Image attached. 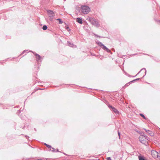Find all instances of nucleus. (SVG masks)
<instances>
[{"mask_svg": "<svg viewBox=\"0 0 160 160\" xmlns=\"http://www.w3.org/2000/svg\"><path fill=\"white\" fill-rule=\"evenodd\" d=\"M56 151V152H60V151H59V150H58V149H56V151Z\"/></svg>", "mask_w": 160, "mask_h": 160, "instance_id": "473e14b6", "label": "nucleus"}, {"mask_svg": "<svg viewBox=\"0 0 160 160\" xmlns=\"http://www.w3.org/2000/svg\"><path fill=\"white\" fill-rule=\"evenodd\" d=\"M118 135L119 137V138H120V132H119V131H118Z\"/></svg>", "mask_w": 160, "mask_h": 160, "instance_id": "cd10ccee", "label": "nucleus"}, {"mask_svg": "<svg viewBox=\"0 0 160 160\" xmlns=\"http://www.w3.org/2000/svg\"><path fill=\"white\" fill-rule=\"evenodd\" d=\"M107 160H112L111 159V157H108L107 158Z\"/></svg>", "mask_w": 160, "mask_h": 160, "instance_id": "c85d7f7f", "label": "nucleus"}, {"mask_svg": "<svg viewBox=\"0 0 160 160\" xmlns=\"http://www.w3.org/2000/svg\"><path fill=\"white\" fill-rule=\"evenodd\" d=\"M92 55L93 56H96V55L95 54H92Z\"/></svg>", "mask_w": 160, "mask_h": 160, "instance_id": "4c0bfd02", "label": "nucleus"}, {"mask_svg": "<svg viewBox=\"0 0 160 160\" xmlns=\"http://www.w3.org/2000/svg\"><path fill=\"white\" fill-rule=\"evenodd\" d=\"M64 1H66V0H63Z\"/></svg>", "mask_w": 160, "mask_h": 160, "instance_id": "79ce46f5", "label": "nucleus"}, {"mask_svg": "<svg viewBox=\"0 0 160 160\" xmlns=\"http://www.w3.org/2000/svg\"><path fill=\"white\" fill-rule=\"evenodd\" d=\"M76 21L79 24H82V18H76Z\"/></svg>", "mask_w": 160, "mask_h": 160, "instance_id": "9d476101", "label": "nucleus"}, {"mask_svg": "<svg viewBox=\"0 0 160 160\" xmlns=\"http://www.w3.org/2000/svg\"><path fill=\"white\" fill-rule=\"evenodd\" d=\"M147 55H149L148 54H146Z\"/></svg>", "mask_w": 160, "mask_h": 160, "instance_id": "c03bdc74", "label": "nucleus"}, {"mask_svg": "<svg viewBox=\"0 0 160 160\" xmlns=\"http://www.w3.org/2000/svg\"><path fill=\"white\" fill-rule=\"evenodd\" d=\"M90 10V7L86 5H82L79 9V12L85 14H88Z\"/></svg>", "mask_w": 160, "mask_h": 160, "instance_id": "f03ea898", "label": "nucleus"}, {"mask_svg": "<svg viewBox=\"0 0 160 160\" xmlns=\"http://www.w3.org/2000/svg\"><path fill=\"white\" fill-rule=\"evenodd\" d=\"M154 19L156 23L160 25V20L157 19L155 17L154 18Z\"/></svg>", "mask_w": 160, "mask_h": 160, "instance_id": "f8f14e48", "label": "nucleus"}, {"mask_svg": "<svg viewBox=\"0 0 160 160\" xmlns=\"http://www.w3.org/2000/svg\"><path fill=\"white\" fill-rule=\"evenodd\" d=\"M108 106L110 109L113 112H114L117 115H119L120 112L119 111L115 108L110 105H109Z\"/></svg>", "mask_w": 160, "mask_h": 160, "instance_id": "423d86ee", "label": "nucleus"}, {"mask_svg": "<svg viewBox=\"0 0 160 160\" xmlns=\"http://www.w3.org/2000/svg\"><path fill=\"white\" fill-rule=\"evenodd\" d=\"M33 54L35 56L36 60L37 62H38V65L39 64V62H41L43 59L44 57H41L39 55L36 53L35 52L31 51Z\"/></svg>", "mask_w": 160, "mask_h": 160, "instance_id": "39448f33", "label": "nucleus"}, {"mask_svg": "<svg viewBox=\"0 0 160 160\" xmlns=\"http://www.w3.org/2000/svg\"><path fill=\"white\" fill-rule=\"evenodd\" d=\"M139 115L141 117H142L144 119H146V117H145V116L143 114L141 113L139 114Z\"/></svg>", "mask_w": 160, "mask_h": 160, "instance_id": "a211bd4d", "label": "nucleus"}, {"mask_svg": "<svg viewBox=\"0 0 160 160\" xmlns=\"http://www.w3.org/2000/svg\"><path fill=\"white\" fill-rule=\"evenodd\" d=\"M137 53H135V54H133V55H137Z\"/></svg>", "mask_w": 160, "mask_h": 160, "instance_id": "ea45409f", "label": "nucleus"}, {"mask_svg": "<svg viewBox=\"0 0 160 160\" xmlns=\"http://www.w3.org/2000/svg\"><path fill=\"white\" fill-rule=\"evenodd\" d=\"M25 137H26V138L27 139H28L29 138V137H28V136L27 135H25Z\"/></svg>", "mask_w": 160, "mask_h": 160, "instance_id": "7c9ffc66", "label": "nucleus"}, {"mask_svg": "<svg viewBox=\"0 0 160 160\" xmlns=\"http://www.w3.org/2000/svg\"><path fill=\"white\" fill-rule=\"evenodd\" d=\"M159 152L160 153V151H159Z\"/></svg>", "mask_w": 160, "mask_h": 160, "instance_id": "a18cd8bd", "label": "nucleus"}, {"mask_svg": "<svg viewBox=\"0 0 160 160\" xmlns=\"http://www.w3.org/2000/svg\"><path fill=\"white\" fill-rule=\"evenodd\" d=\"M93 25L96 27L98 28L100 26V24L98 22V20L95 18H94L88 17L87 19Z\"/></svg>", "mask_w": 160, "mask_h": 160, "instance_id": "f257e3e1", "label": "nucleus"}, {"mask_svg": "<svg viewBox=\"0 0 160 160\" xmlns=\"http://www.w3.org/2000/svg\"><path fill=\"white\" fill-rule=\"evenodd\" d=\"M48 147H47L49 149H50L51 148H52L51 146L50 145H48ZM51 149H50L49 150V151H51Z\"/></svg>", "mask_w": 160, "mask_h": 160, "instance_id": "a878e982", "label": "nucleus"}, {"mask_svg": "<svg viewBox=\"0 0 160 160\" xmlns=\"http://www.w3.org/2000/svg\"><path fill=\"white\" fill-rule=\"evenodd\" d=\"M2 105V104L0 103V105Z\"/></svg>", "mask_w": 160, "mask_h": 160, "instance_id": "37998d69", "label": "nucleus"}, {"mask_svg": "<svg viewBox=\"0 0 160 160\" xmlns=\"http://www.w3.org/2000/svg\"><path fill=\"white\" fill-rule=\"evenodd\" d=\"M145 131L147 132L149 135H150V136H153V133H152L151 131L149 130H147L145 128L143 129Z\"/></svg>", "mask_w": 160, "mask_h": 160, "instance_id": "9b49d317", "label": "nucleus"}, {"mask_svg": "<svg viewBox=\"0 0 160 160\" xmlns=\"http://www.w3.org/2000/svg\"><path fill=\"white\" fill-rule=\"evenodd\" d=\"M96 36H97V37H99V38H102V37H100V36H99L98 35H95Z\"/></svg>", "mask_w": 160, "mask_h": 160, "instance_id": "c9c22d12", "label": "nucleus"}, {"mask_svg": "<svg viewBox=\"0 0 160 160\" xmlns=\"http://www.w3.org/2000/svg\"><path fill=\"white\" fill-rule=\"evenodd\" d=\"M56 20L59 21V24H61L63 23L62 21V19L60 18H57L56 19Z\"/></svg>", "mask_w": 160, "mask_h": 160, "instance_id": "f3484780", "label": "nucleus"}, {"mask_svg": "<svg viewBox=\"0 0 160 160\" xmlns=\"http://www.w3.org/2000/svg\"><path fill=\"white\" fill-rule=\"evenodd\" d=\"M25 126H24L22 128V129H23V130H24L25 129Z\"/></svg>", "mask_w": 160, "mask_h": 160, "instance_id": "f704fd0d", "label": "nucleus"}, {"mask_svg": "<svg viewBox=\"0 0 160 160\" xmlns=\"http://www.w3.org/2000/svg\"><path fill=\"white\" fill-rule=\"evenodd\" d=\"M67 43L68 44V45L70 46V47H73V46H74V45L71 42L69 41H67Z\"/></svg>", "mask_w": 160, "mask_h": 160, "instance_id": "ddd939ff", "label": "nucleus"}, {"mask_svg": "<svg viewBox=\"0 0 160 160\" xmlns=\"http://www.w3.org/2000/svg\"><path fill=\"white\" fill-rule=\"evenodd\" d=\"M65 29H66L69 32L71 31V29H70L69 28L68 26H66L65 27Z\"/></svg>", "mask_w": 160, "mask_h": 160, "instance_id": "aec40b11", "label": "nucleus"}, {"mask_svg": "<svg viewBox=\"0 0 160 160\" xmlns=\"http://www.w3.org/2000/svg\"><path fill=\"white\" fill-rule=\"evenodd\" d=\"M96 42L99 46L102 49L104 50L107 52L108 53H110L111 54H112V53L111 52L110 50L105 46L102 42L98 41H96Z\"/></svg>", "mask_w": 160, "mask_h": 160, "instance_id": "7ed1b4c3", "label": "nucleus"}, {"mask_svg": "<svg viewBox=\"0 0 160 160\" xmlns=\"http://www.w3.org/2000/svg\"><path fill=\"white\" fill-rule=\"evenodd\" d=\"M43 89H41L40 88H37V89H36V90H35V91L32 92V93L31 94H32L33 93H34V92H35L37 90H43Z\"/></svg>", "mask_w": 160, "mask_h": 160, "instance_id": "412c9836", "label": "nucleus"}, {"mask_svg": "<svg viewBox=\"0 0 160 160\" xmlns=\"http://www.w3.org/2000/svg\"><path fill=\"white\" fill-rule=\"evenodd\" d=\"M130 84H129V83L128 82L124 86V87H126L128 86Z\"/></svg>", "mask_w": 160, "mask_h": 160, "instance_id": "b1692460", "label": "nucleus"}, {"mask_svg": "<svg viewBox=\"0 0 160 160\" xmlns=\"http://www.w3.org/2000/svg\"><path fill=\"white\" fill-rule=\"evenodd\" d=\"M125 73H126V74H127V75H128V76L129 77H133V76H131V75H129V74H128H128H127L126 72H125Z\"/></svg>", "mask_w": 160, "mask_h": 160, "instance_id": "2f4dec72", "label": "nucleus"}, {"mask_svg": "<svg viewBox=\"0 0 160 160\" xmlns=\"http://www.w3.org/2000/svg\"><path fill=\"white\" fill-rule=\"evenodd\" d=\"M133 82H134L133 81V80L132 81H131L129 82H128V83H129V84H131Z\"/></svg>", "mask_w": 160, "mask_h": 160, "instance_id": "c756f323", "label": "nucleus"}, {"mask_svg": "<svg viewBox=\"0 0 160 160\" xmlns=\"http://www.w3.org/2000/svg\"><path fill=\"white\" fill-rule=\"evenodd\" d=\"M52 17H50V20L51 21H52L53 20V18L52 19Z\"/></svg>", "mask_w": 160, "mask_h": 160, "instance_id": "e433bc0d", "label": "nucleus"}, {"mask_svg": "<svg viewBox=\"0 0 160 160\" xmlns=\"http://www.w3.org/2000/svg\"><path fill=\"white\" fill-rule=\"evenodd\" d=\"M143 70L144 71V74L143 75V76L142 78H143L146 75L147 72L146 69L145 68H142L135 76H133V77H135L137 75H138L141 71L142 72Z\"/></svg>", "mask_w": 160, "mask_h": 160, "instance_id": "6e6552de", "label": "nucleus"}, {"mask_svg": "<svg viewBox=\"0 0 160 160\" xmlns=\"http://www.w3.org/2000/svg\"><path fill=\"white\" fill-rule=\"evenodd\" d=\"M52 150H51L52 152H56L55 149L53 148H52Z\"/></svg>", "mask_w": 160, "mask_h": 160, "instance_id": "bb28decb", "label": "nucleus"}, {"mask_svg": "<svg viewBox=\"0 0 160 160\" xmlns=\"http://www.w3.org/2000/svg\"><path fill=\"white\" fill-rule=\"evenodd\" d=\"M138 158L139 160H148L144 156L141 155L138 156Z\"/></svg>", "mask_w": 160, "mask_h": 160, "instance_id": "1a4fd4ad", "label": "nucleus"}, {"mask_svg": "<svg viewBox=\"0 0 160 160\" xmlns=\"http://www.w3.org/2000/svg\"><path fill=\"white\" fill-rule=\"evenodd\" d=\"M145 140L146 142H148V141L150 139L148 137L147 135H145Z\"/></svg>", "mask_w": 160, "mask_h": 160, "instance_id": "6ab92c4d", "label": "nucleus"}, {"mask_svg": "<svg viewBox=\"0 0 160 160\" xmlns=\"http://www.w3.org/2000/svg\"><path fill=\"white\" fill-rule=\"evenodd\" d=\"M142 133L143 134L141 135L139 137V140L140 142L142 144H144L146 146H147L148 145V142H146L145 135L143 132Z\"/></svg>", "mask_w": 160, "mask_h": 160, "instance_id": "20e7f679", "label": "nucleus"}, {"mask_svg": "<svg viewBox=\"0 0 160 160\" xmlns=\"http://www.w3.org/2000/svg\"><path fill=\"white\" fill-rule=\"evenodd\" d=\"M47 12L49 16L50 17H52V19L53 18V17L54 15V12L52 10H48L47 11Z\"/></svg>", "mask_w": 160, "mask_h": 160, "instance_id": "0eeeda50", "label": "nucleus"}, {"mask_svg": "<svg viewBox=\"0 0 160 160\" xmlns=\"http://www.w3.org/2000/svg\"><path fill=\"white\" fill-rule=\"evenodd\" d=\"M141 79V78H136V79H135L133 80V81L134 82H135L136 81H138V80H140Z\"/></svg>", "mask_w": 160, "mask_h": 160, "instance_id": "393cba45", "label": "nucleus"}, {"mask_svg": "<svg viewBox=\"0 0 160 160\" xmlns=\"http://www.w3.org/2000/svg\"><path fill=\"white\" fill-rule=\"evenodd\" d=\"M150 57H153L152 56H150Z\"/></svg>", "mask_w": 160, "mask_h": 160, "instance_id": "a19ab883", "label": "nucleus"}, {"mask_svg": "<svg viewBox=\"0 0 160 160\" xmlns=\"http://www.w3.org/2000/svg\"><path fill=\"white\" fill-rule=\"evenodd\" d=\"M47 26L46 25H43L42 26V29L43 30H46L47 29Z\"/></svg>", "mask_w": 160, "mask_h": 160, "instance_id": "dca6fc26", "label": "nucleus"}, {"mask_svg": "<svg viewBox=\"0 0 160 160\" xmlns=\"http://www.w3.org/2000/svg\"><path fill=\"white\" fill-rule=\"evenodd\" d=\"M155 152L157 154V158H158V159L159 160H160V156L158 155V152Z\"/></svg>", "mask_w": 160, "mask_h": 160, "instance_id": "5701e85b", "label": "nucleus"}, {"mask_svg": "<svg viewBox=\"0 0 160 160\" xmlns=\"http://www.w3.org/2000/svg\"><path fill=\"white\" fill-rule=\"evenodd\" d=\"M44 144L47 147H48V146L49 145L48 144H47V143H44Z\"/></svg>", "mask_w": 160, "mask_h": 160, "instance_id": "72a5a7b5", "label": "nucleus"}, {"mask_svg": "<svg viewBox=\"0 0 160 160\" xmlns=\"http://www.w3.org/2000/svg\"><path fill=\"white\" fill-rule=\"evenodd\" d=\"M28 50H24L22 52V53L19 56H21L22 54H24L25 53V55H26V53H27L28 52L27 51H28Z\"/></svg>", "mask_w": 160, "mask_h": 160, "instance_id": "2eb2a0df", "label": "nucleus"}, {"mask_svg": "<svg viewBox=\"0 0 160 160\" xmlns=\"http://www.w3.org/2000/svg\"><path fill=\"white\" fill-rule=\"evenodd\" d=\"M22 111L21 108L19 110L17 111V114H19V113H20Z\"/></svg>", "mask_w": 160, "mask_h": 160, "instance_id": "4be33fe9", "label": "nucleus"}, {"mask_svg": "<svg viewBox=\"0 0 160 160\" xmlns=\"http://www.w3.org/2000/svg\"><path fill=\"white\" fill-rule=\"evenodd\" d=\"M64 153V154H65L66 155V156H68V155L67 154H65V153Z\"/></svg>", "mask_w": 160, "mask_h": 160, "instance_id": "58836bf2", "label": "nucleus"}, {"mask_svg": "<svg viewBox=\"0 0 160 160\" xmlns=\"http://www.w3.org/2000/svg\"><path fill=\"white\" fill-rule=\"evenodd\" d=\"M22 160H43V159L42 158L40 159H34V160H31L30 158H23Z\"/></svg>", "mask_w": 160, "mask_h": 160, "instance_id": "4468645a", "label": "nucleus"}]
</instances>
